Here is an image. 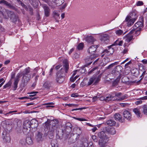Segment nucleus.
I'll return each instance as SVG.
<instances>
[{
	"mask_svg": "<svg viewBox=\"0 0 147 147\" xmlns=\"http://www.w3.org/2000/svg\"><path fill=\"white\" fill-rule=\"evenodd\" d=\"M58 123V121L57 120H55L51 121L50 125L49 130L51 131H54L57 129V126Z\"/></svg>",
	"mask_w": 147,
	"mask_h": 147,
	"instance_id": "nucleus-6",
	"label": "nucleus"
},
{
	"mask_svg": "<svg viewBox=\"0 0 147 147\" xmlns=\"http://www.w3.org/2000/svg\"><path fill=\"white\" fill-rule=\"evenodd\" d=\"M96 40V39L92 36H88L86 38V41L88 43L92 44Z\"/></svg>",
	"mask_w": 147,
	"mask_h": 147,
	"instance_id": "nucleus-21",
	"label": "nucleus"
},
{
	"mask_svg": "<svg viewBox=\"0 0 147 147\" xmlns=\"http://www.w3.org/2000/svg\"><path fill=\"white\" fill-rule=\"evenodd\" d=\"M119 40H117L114 42V44H112L111 45V46H113V45H118V43H119Z\"/></svg>",
	"mask_w": 147,
	"mask_h": 147,
	"instance_id": "nucleus-53",
	"label": "nucleus"
},
{
	"mask_svg": "<svg viewBox=\"0 0 147 147\" xmlns=\"http://www.w3.org/2000/svg\"><path fill=\"white\" fill-rule=\"evenodd\" d=\"M124 117L130 121L131 119L132 115L131 113L129 111H125L123 113Z\"/></svg>",
	"mask_w": 147,
	"mask_h": 147,
	"instance_id": "nucleus-14",
	"label": "nucleus"
},
{
	"mask_svg": "<svg viewBox=\"0 0 147 147\" xmlns=\"http://www.w3.org/2000/svg\"><path fill=\"white\" fill-rule=\"evenodd\" d=\"M84 46V43H80L78 46L77 48L78 50H82Z\"/></svg>",
	"mask_w": 147,
	"mask_h": 147,
	"instance_id": "nucleus-39",
	"label": "nucleus"
},
{
	"mask_svg": "<svg viewBox=\"0 0 147 147\" xmlns=\"http://www.w3.org/2000/svg\"><path fill=\"white\" fill-rule=\"evenodd\" d=\"M120 77H118L113 82L112 84L113 86H117L120 81Z\"/></svg>",
	"mask_w": 147,
	"mask_h": 147,
	"instance_id": "nucleus-30",
	"label": "nucleus"
},
{
	"mask_svg": "<svg viewBox=\"0 0 147 147\" xmlns=\"http://www.w3.org/2000/svg\"><path fill=\"white\" fill-rule=\"evenodd\" d=\"M0 4H2L3 5H6L9 8L13 9L14 8V7L10 3H9L7 1L4 0H1L0 1Z\"/></svg>",
	"mask_w": 147,
	"mask_h": 147,
	"instance_id": "nucleus-18",
	"label": "nucleus"
},
{
	"mask_svg": "<svg viewBox=\"0 0 147 147\" xmlns=\"http://www.w3.org/2000/svg\"><path fill=\"white\" fill-rule=\"evenodd\" d=\"M85 109V108L84 107H82V108H76V109H72V111H75V110H82V109Z\"/></svg>",
	"mask_w": 147,
	"mask_h": 147,
	"instance_id": "nucleus-58",
	"label": "nucleus"
},
{
	"mask_svg": "<svg viewBox=\"0 0 147 147\" xmlns=\"http://www.w3.org/2000/svg\"><path fill=\"white\" fill-rule=\"evenodd\" d=\"M106 130L111 135H114L115 134L116 132L115 128L113 127L107 128Z\"/></svg>",
	"mask_w": 147,
	"mask_h": 147,
	"instance_id": "nucleus-24",
	"label": "nucleus"
},
{
	"mask_svg": "<svg viewBox=\"0 0 147 147\" xmlns=\"http://www.w3.org/2000/svg\"><path fill=\"white\" fill-rule=\"evenodd\" d=\"M111 46L110 47H109L108 49H106L103 51L102 53H104V54L102 55V57H103L104 54L109 55L113 53L114 52V49L113 48H111Z\"/></svg>",
	"mask_w": 147,
	"mask_h": 147,
	"instance_id": "nucleus-13",
	"label": "nucleus"
},
{
	"mask_svg": "<svg viewBox=\"0 0 147 147\" xmlns=\"http://www.w3.org/2000/svg\"><path fill=\"white\" fill-rule=\"evenodd\" d=\"M109 38V36L107 34H103L100 36V39L101 41L102 42H105L106 41H108Z\"/></svg>",
	"mask_w": 147,
	"mask_h": 147,
	"instance_id": "nucleus-17",
	"label": "nucleus"
},
{
	"mask_svg": "<svg viewBox=\"0 0 147 147\" xmlns=\"http://www.w3.org/2000/svg\"><path fill=\"white\" fill-rule=\"evenodd\" d=\"M20 143L22 145H25L26 143V140L25 139L21 140H20Z\"/></svg>",
	"mask_w": 147,
	"mask_h": 147,
	"instance_id": "nucleus-48",
	"label": "nucleus"
},
{
	"mask_svg": "<svg viewBox=\"0 0 147 147\" xmlns=\"http://www.w3.org/2000/svg\"><path fill=\"white\" fill-rule=\"evenodd\" d=\"M56 136L57 138L61 139H62L63 135V131L60 129H57Z\"/></svg>",
	"mask_w": 147,
	"mask_h": 147,
	"instance_id": "nucleus-15",
	"label": "nucleus"
},
{
	"mask_svg": "<svg viewBox=\"0 0 147 147\" xmlns=\"http://www.w3.org/2000/svg\"><path fill=\"white\" fill-rule=\"evenodd\" d=\"M40 69V68L39 67H36L34 69L33 71L34 72L37 73L38 72V71Z\"/></svg>",
	"mask_w": 147,
	"mask_h": 147,
	"instance_id": "nucleus-59",
	"label": "nucleus"
},
{
	"mask_svg": "<svg viewBox=\"0 0 147 147\" xmlns=\"http://www.w3.org/2000/svg\"><path fill=\"white\" fill-rule=\"evenodd\" d=\"M26 143L29 145L32 144L33 143V142L31 138L30 137H28L26 139Z\"/></svg>",
	"mask_w": 147,
	"mask_h": 147,
	"instance_id": "nucleus-31",
	"label": "nucleus"
},
{
	"mask_svg": "<svg viewBox=\"0 0 147 147\" xmlns=\"http://www.w3.org/2000/svg\"><path fill=\"white\" fill-rule=\"evenodd\" d=\"M142 111L144 114L147 115V105H144L142 107Z\"/></svg>",
	"mask_w": 147,
	"mask_h": 147,
	"instance_id": "nucleus-34",
	"label": "nucleus"
},
{
	"mask_svg": "<svg viewBox=\"0 0 147 147\" xmlns=\"http://www.w3.org/2000/svg\"><path fill=\"white\" fill-rule=\"evenodd\" d=\"M123 69V68L121 66L117 65L114 68L112 72L113 73L117 72L119 73H120L122 71V70Z\"/></svg>",
	"mask_w": 147,
	"mask_h": 147,
	"instance_id": "nucleus-22",
	"label": "nucleus"
},
{
	"mask_svg": "<svg viewBox=\"0 0 147 147\" xmlns=\"http://www.w3.org/2000/svg\"><path fill=\"white\" fill-rule=\"evenodd\" d=\"M38 93V92L33 91L31 92H28V94H32V95H29V96L33 97L36 95V94H37Z\"/></svg>",
	"mask_w": 147,
	"mask_h": 147,
	"instance_id": "nucleus-41",
	"label": "nucleus"
},
{
	"mask_svg": "<svg viewBox=\"0 0 147 147\" xmlns=\"http://www.w3.org/2000/svg\"><path fill=\"white\" fill-rule=\"evenodd\" d=\"M133 111L138 118H140L142 117L140 109L138 108H134Z\"/></svg>",
	"mask_w": 147,
	"mask_h": 147,
	"instance_id": "nucleus-20",
	"label": "nucleus"
},
{
	"mask_svg": "<svg viewBox=\"0 0 147 147\" xmlns=\"http://www.w3.org/2000/svg\"><path fill=\"white\" fill-rule=\"evenodd\" d=\"M101 76L99 75L97 77L94 76L90 78L89 81L88 82V85L90 86L92 84L94 81V84H96L100 80L101 78Z\"/></svg>",
	"mask_w": 147,
	"mask_h": 147,
	"instance_id": "nucleus-8",
	"label": "nucleus"
},
{
	"mask_svg": "<svg viewBox=\"0 0 147 147\" xmlns=\"http://www.w3.org/2000/svg\"><path fill=\"white\" fill-rule=\"evenodd\" d=\"M15 74L14 73H12L11 74V79H13L15 78Z\"/></svg>",
	"mask_w": 147,
	"mask_h": 147,
	"instance_id": "nucleus-63",
	"label": "nucleus"
},
{
	"mask_svg": "<svg viewBox=\"0 0 147 147\" xmlns=\"http://www.w3.org/2000/svg\"><path fill=\"white\" fill-rule=\"evenodd\" d=\"M44 10L45 15L46 17L49 16L50 14V9L46 5H44L43 6Z\"/></svg>",
	"mask_w": 147,
	"mask_h": 147,
	"instance_id": "nucleus-19",
	"label": "nucleus"
},
{
	"mask_svg": "<svg viewBox=\"0 0 147 147\" xmlns=\"http://www.w3.org/2000/svg\"><path fill=\"white\" fill-rule=\"evenodd\" d=\"M122 95V93L121 92H115V96H116L118 97L119 98H120V96Z\"/></svg>",
	"mask_w": 147,
	"mask_h": 147,
	"instance_id": "nucleus-49",
	"label": "nucleus"
},
{
	"mask_svg": "<svg viewBox=\"0 0 147 147\" xmlns=\"http://www.w3.org/2000/svg\"><path fill=\"white\" fill-rule=\"evenodd\" d=\"M65 105H67L69 106L70 107H72L73 106H74L75 107H77L78 106V105H75L74 104H65Z\"/></svg>",
	"mask_w": 147,
	"mask_h": 147,
	"instance_id": "nucleus-54",
	"label": "nucleus"
},
{
	"mask_svg": "<svg viewBox=\"0 0 147 147\" xmlns=\"http://www.w3.org/2000/svg\"><path fill=\"white\" fill-rule=\"evenodd\" d=\"M78 95L76 93H73L71 95V96L72 97H78Z\"/></svg>",
	"mask_w": 147,
	"mask_h": 147,
	"instance_id": "nucleus-56",
	"label": "nucleus"
},
{
	"mask_svg": "<svg viewBox=\"0 0 147 147\" xmlns=\"http://www.w3.org/2000/svg\"><path fill=\"white\" fill-rule=\"evenodd\" d=\"M53 14L54 17L56 20V21H57V20L59 19L60 17L59 14H58L56 11H54L53 12Z\"/></svg>",
	"mask_w": 147,
	"mask_h": 147,
	"instance_id": "nucleus-32",
	"label": "nucleus"
},
{
	"mask_svg": "<svg viewBox=\"0 0 147 147\" xmlns=\"http://www.w3.org/2000/svg\"><path fill=\"white\" fill-rule=\"evenodd\" d=\"M51 147H58L57 141L56 139L52 140L51 142Z\"/></svg>",
	"mask_w": 147,
	"mask_h": 147,
	"instance_id": "nucleus-27",
	"label": "nucleus"
},
{
	"mask_svg": "<svg viewBox=\"0 0 147 147\" xmlns=\"http://www.w3.org/2000/svg\"><path fill=\"white\" fill-rule=\"evenodd\" d=\"M99 100L102 101H105L106 102V97L104 96L100 97L99 98Z\"/></svg>",
	"mask_w": 147,
	"mask_h": 147,
	"instance_id": "nucleus-55",
	"label": "nucleus"
},
{
	"mask_svg": "<svg viewBox=\"0 0 147 147\" xmlns=\"http://www.w3.org/2000/svg\"><path fill=\"white\" fill-rule=\"evenodd\" d=\"M36 139L38 142L42 140V134L40 132H38L36 134Z\"/></svg>",
	"mask_w": 147,
	"mask_h": 147,
	"instance_id": "nucleus-25",
	"label": "nucleus"
},
{
	"mask_svg": "<svg viewBox=\"0 0 147 147\" xmlns=\"http://www.w3.org/2000/svg\"><path fill=\"white\" fill-rule=\"evenodd\" d=\"M12 84L11 82V80L9 81L5 85L3 86V88L5 89L11 86Z\"/></svg>",
	"mask_w": 147,
	"mask_h": 147,
	"instance_id": "nucleus-37",
	"label": "nucleus"
},
{
	"mask_svg": "<svg viewBox=\"0 0 147 147\" xmlns=\"http://www.w3.org/2000/svg\"><path fill=\"white\" fill-rule=\"evenodd\" d=\"M92 138L94 141L95 142H97L98 141L96 136L95 135H93L92 136Z\"/></svg>",
	"mask_w": 147,
	"mask_h": 147,
	"instance_id": "nucleus-47",
	"label": "nucleus"
},
{
	"mask_svg": "<svg viewBox=\"0 0 147 147\" xmlns=\"http://www.w3.org/2000/svg\"><path fill=\"white\" fill-rule=\"evenodd\" d=\"M97 68V67H94L91 70H90L89 72H88V74H90L92 73Z\"/></svg>",
	"mask_w": 147,
	"mask_h": 147,
	"instance_id": "nucleus-51",
	"label": "nucleus"
},
{
	"mask_svg": "<svg viewBox=\"0 0 147 147\" xmlns=\"http://www.w3.org/2000/svg\"><path fill=\"white\" fill-rule=\"evenodd\" d=\"M116 100L115 96L112 95H109L108 96L106 97V102H108L112 100Z\"/></svg>",
	"mask_w": 147,
	"mask_h": 147,
	"instance_id": "nucleus-28",
	"label": "nucleus"
},
{
	"mask_svg": "<svg viewBox=\"0 0 147 147\" xmlns=\"http://www.w3.org/2000/svg\"><path fill=\"white\" fill-rule=\"evenodd\" d=\"M63 67L57 73L56 78L57 82L59 84L62 83L64 81L65 76L69 69V64L67 60L63 61Z\"/></svg>",
	"mask_w": 147,
	"mask_h": 147,
	"instance_id": "nucleus-2",
	"label": "nucleus"
},
{
	"mask_svg": "<svg viewBox=\"0 0 147 147\" xmlns=\"http://www.w3.org/2000/svg\"><path fill=\"white\" fill-rule=\"evenodd\" d=\"M115 32L118 36H120L123 34V31L121 30H119L116 31Z\"/></svg>",
	"mask_w": 147,
	"mask_h": 147,
	"instance_id": "nucleus-38",
	"label": "nucleus"
},
{
	"mask_svg": "<svg viewBox=\"0 0 147 147\" xmlns=\"http://www.w3.org/2000/svg\"><path fill=\"white\" fill-rule=\"evenodd\" d=\"M98 136L100 139V140H102V141L106 140L107 141V139L108 137L104 131H102L99 132L98 134Z\"/></svg>",
	"mask_w": 147,
	"mask_h": 147,
	"instance_id": "nucleus-12",
	"label": "nucleus"
},
{
	"mask_svg": "<svg viewBox=\"0 0 147 147\" xmlns=\"http://www.w3.org/2000/svg\"><path fill=\"white\" fill-rule=\"evenodd\" d=\"M146 96L142 97L140 98V99L142 100H147V91L146 92Z\"/></svg>",
	"mask_w": 147,
	"mask_h": 147,
	"instance_id": "nucleus-57",
	"label": "nucleus"
},
{
	"mask_svg": "<svg viewBox=\"0 0 147 147\" xmlns=\"http://www.w3.org/2000/svg\"><path fill=\"white\" fill-rule=\"evenodd\" d=\"M139 21L136 23L133 26L134 29H139L141 30V28L143 26L144 24V18L142 16L140 17L139 19Z\"/></svg>",
	"mask_w": 147,
	"mask_h": 147,
	"instance_id": "nucleus-5",
	"label": "nucleus"
},
{
	"mask_svg": "<svg viewBox=\"0 0 147 147\" xmlns=\"http://www.w3.org/2000/svg\"><path fill=\"white\" fill-rule=\"evenodd\" d=\"M134 30L132 29L129 32L126 36V39L125 40L126 42H129L134 39Z\"/></svg>",
	"mask_w": 147,
	"mask_h": 147,
	"instance_id": "nucleus-10",
	"label": "nucleus"
},
{
	"mask_svg": "<svg viewBox=\"0 0 147 147\" xmlns=\"http://www.w3.org/2000/svg\"><path fill=\"white\" fill-rule=\"evenodd\" d=\"M31 122L30 121L28 120H26L24 121L23 124V128L24 130H26L30 131V127H31Z\"/></svg>",
	"mask_w": 147,
	"mask_h": 147,
	"instance_id": "nucleus-11",
	"label": "nucleus"
},
{
	"mask_svg": "<svg viewBox=\"0 0 147 147\" xmlns=\"http://www.w3.org/2000/svg\"><path fill=\"white\" fill-rule=\"evenodd\" d=\"M107 142L106 140L102 141V140H100L98 143L99 147H108V146L105 144Z\"/></svg>",
	"mask_w": 147,
	"mask_h": 147,
	"instance_id": "nucleus-26",
	"label": "nucleus"
},
{
	"mask_svg": "<svg viewBox=\"0 0 147 147\" xmlns=\"http://www.w3.org/2000/svg\"><path fill=\"white\" fill-rule=\"evenodd\" d=\"M116 122L113 119H110L107 121V124L109 126H114L116 124Z\"/></svg>",
	"mask_w": 147,
	"mask_h": 147,
	"instance_id": "nucleus-29",
	"label": "nucleus"
},
{
	"mask_svg": "<svg viewBox=\"0 0 147 147\" xmlns=\"http://www.w3.org/2000/svg\"><path fill=\"white\" fill-rule=\"evenodd\" d=\"M113 63L110 65H109L107 67H106V69H110V68L113 67Z\"/></svg>",
	"mask_w": 147,
	"mask_h": 147,
	"instance_id": "nucleus-60",
	"label": "nucleus"
},
{
	"mask_svg": "<svg viewBox=\"0 0 147 147\" xmlns=\"http://www.w3.org/2000/svg\"><path fill=\"white\" fill-rule=\"evenodd\" d=\"M2 138L4 142L9 143L11 141V138L9 133L6 131H4L2 133Z\"/></svg>",
	"mask_w": 147,
	"mask_h": 147,
	"instance_id": "nucleus-7",
	"label": "nucleus"
},
{
	"mask_svg": "<svg viewBox=\"0 0 147 147\" xmlns=\"http://www.w3.org/2000/svg\"><path fill=\"white\" fill-rule=\"evenodd\" d=\"M26 98L28 99H30V100H32L34 99H36L38 97H28L26 96Z\"/></svg>",
	"mask_w": 147,
	"mask_h": 147,
	"instance_id": "nucleus-45",
	"label": "nucleus"
},
{
	"mask_svg": "<svg viewBox=\"0 0 147 147\" xmlns=\"http://www.w3.org/2000/svg\"><path fill=\"white\" fill-rule=\"evenodd\" d=\"M78 77V76H76L75 77H74V76H72L70 78V80L71 82H74Z\"/></svg>",
	"mask_w": 147,
	"mask_h": 147,
	"instance_id": "nucleus-43",
	"label": "nucleus"
},
{
	"mask_svg": "<svg viewBox=\"0 0 147 147\" xmlns=\"http://www.w3.org/2000/svg\"><path fill=\"white\" fill-rule=\"evenodd\" d=\"M142 102V101L141 100H138L136 101L135 102V104L136 105H138L140 104H141Z\"/></svg>",
	"mask_w": 147,
	"mask_h": 147,
	"instance_id": "nucleus-62",
	"label": "nucleus"
},
{
	"mask_svg": "<svg viewBox=\"0 0 147 147\" xmlns=\"http://www.w3.org/2000/svg\"><path fill=\"white\" fill-rule=\"evenodd\" d=\"M44 88H49L51 87V83L49 81H46L43 85Z\"/></svg>",
	"mask_w": 147,
	"mask_h": 147,
	"instance_id": "nucleus-33",
	"label": "nucleus"
},
{
	"mask_svg": "<svg viewBox=\"0 0 147 147\" xmlns=\"http://www.w3.org/2000/svg\"><path fill=\"white\" fill-rule=\"evenodd\" d=\"M45 104L47 105L46 106L47 108L49 107H54V106L52 105H54V103L52 102L46 103Z\"/></svg>",
	"mask_w": 147,
	"mask_h": 147,
	"instance_id": "nucleus-42",
	"label": "nucleus"
},
{
	"mask_svg": "<svg viewBox=\"0 0 147 147\" xmlns=\"http://www.w3.org/2000/svg\"><path fill=\"white\" fill-rule=\"evenodd\" d=\"M51 122L50 120L49 119H48L47 122L45 123L44 124V127L45 128H48L49 127H50V123Z\"/></svg>",
	"mask_w": 147,
	"mask_h": 147,
	"instance_id": "nucleus-35",
	"label": "nucleus"
},
{
	"mask_svg": "<svg viewBox=\"0 0 147 147\" xmlns=\"http://www.w3.org/2000/svg\"><path fill=\"white\" fill-rule=\"evenodd\" d=\"M28 9L30 14L31 15H33V9L31 7H28Z\"/></svg>",
	"mask_w": 147,
	"mask_h": 147,
	"instance_id": "nucleus-44",
	"label": "nucleus"
},
{
	"mask_svg": "<svg viewBox=\"0 0 147 147\" xmlns=\"http://www.w3.org/2000/svg\"><path fill=\"white\" fill-rule=\"evenodd\" d=\"M30 71V68L28 67L26 68L21 73H19L17 74L14 79L13 83L14 90H16L18 87V85L21 76H23L22 79L24 86L27 85L30 80V76L29 75Z\"/></svg>",
	"mask_w": 147,
	"mask_h": 147,
	"instance_id": "nucleus-1",
	"label": "nucleus"
},
{
	"mask_svg": "<svg viewBox=\"0 0 147 147\" xmlns=\"http://www.w3.org/2000/svg\"><path fill=\"white\" fill-rule=\"evenodd\" d=\"M133 30H134V32H135V34L136 35H138L140 33V31L141 30H139V29H133Z\"/></svg>",
	"mask_w": 147,
	"mask_h": 147,
	"instance_id": "nucleus-46",
	"label": "nucleus"
},
{
	"mask_svg": "<svg viewBox=\"0 0 147 147\" xmlns=\"http://www.w3.org/2000/svg\"><path fill=\"white\" fill-rule=\"evenodd\" d=\"M76 137L74 136L73 137L70 138L69 139V142L71 143H74L76 142Z\"/></svg>",
	"mask_w": 147,
	"mask_h": 147,
	"instance_id": "nucleus-36",
	"label": "nucleus"
},
{
	"mask_svg": "<svg viewBox=\"0 0 147 147\" xmlns=\"http://www.w3.org/2000/svg\"><path fill=\"white\" fill-rule=\"evenodd\" d=\"M98 97L97 96H95L93 97L92 98V102H94L96 101L98 99Z\"/></svg>",
	"mask_w": 147,
	"mask_h": 147,
	"instance_id": "nucleus-52",
	"label": "nucleus"
},
{
	"mask_svg": "<svg viewBox=\"0 0 147 147\" xmlns=\"http://www.w3.org/2000/svg\"><path fill=\"white\" fill-rule=\"evenodd\" d=\"M61 67V65H57L55 67V69L57 70H58L60 68V67Z\"/></svg>",
	"mask_w": 147,
	"mask_h": 147,
	"instance_id": "nucleus-64",
	"label": "nucleus"
},
{
	"mask_svg": "<svg viewBox=\"0 0 147 147\" xmlns=\"http://www.w3.org/2000/svg\"><path fill=\"white\" fill-rule=\"evenodd\" d=\"M6 14H6L4 15V16L5 18L8 19L10 18V20L12 22L14 23L17 22L18 18V15L16 14L13 12L11 11H7Z\"/></svg>",
	"mask_w": 147,
	"mask_h": 147,
	"instance_id": "nucleus-4",
	"label": "nucleus"
},
{
	"mask_svg": "<svg viewBox=\"0 0 147 147\" xmlns=\"http://www.w3.org/2000/svg\"><path fill=\"white\" fill-rule=\"evenodd\" d=\"M128 96L126 94H125L121 96V97H120L119 98L117 99V98H116V100H123L125 98H127Z\"/></svg>",
	"mask_w": 147,
	"mask_h": 147,
	"instance_id": "nucleus-40",
	"label": "nucleus"
},
{
	"mask_svg": "<svg viewBox=\"0 0 147 147\" xmlns=\"http://www.w3.org/2000/svg\"><path fill=\"white\" fill-rule=\"evenodd\" d=\"M143 5V3L142 1H139L137 3V6H140L142 5Z\"/></svg>",
	"mask_w": 147,
	"mask_h": 147,
	"instance_id": "nucleus-50",
	"label": "nucleus"
},
{
	"mask_svg": "<svg viewBox=\"0 0 147 147\" xmlns=\"http://www.w3.org/2000/svg\"><path fill=\"white\" fill-rule=\"evenodd\" d=\"M99 46L98 45H93L90 47L88 49V53L91 54L93 55H91L89 58L86 59H85V61L88 65H90L92 63V61H91L92 59L95 58L98 56V54L94 55L93 54Z\"/></svg>",
	"mask_w": 147,
	"mask_h": 147,
	"instance_id": "nucleus-3",
	"label": "nucleus"
},
{
	"mask_svg": "<svg viewBox=\"0 0 147 147\" xmlns=\"http://www.w3.org/2000/svg\"><path fill=\"white\" fill-rule=\"evenodd\" d=\"M31 127L32 128H36L38 126V122L36 119H34L32 120L31 121Z\"/></svg>",
	"mask_w": 147,
	"mask_h": 147,
	"instance_id": "nucleus-23",
	"label": "nucleus"
},
{
	"mask_svg": "<svg viewBox=\"0 0 147 147\" xmlns=\"http://www.w3.org/2000/svg\"><path fill=\"white\" fill-rule=\"evenodd\" d=\"M136 19L137 17L133 18L130 16H127L125 20L127 22V26H129L132 25Z\"/></svg>",
	"mask_w": 147,
	"mask_h": 147,
	"instance_id": "nucleus-9",
	"label": "nucleus"
},
{
	"mask_svg": "<svg viewBox=\"0 0 147 147\" xmlns=\"http://www.w3.org/2000/svg\"><path fill=\"white\" fill-rule=\"evenodd\" d=\"M114 117L116 120L121 122H124L125 121L124 119L122 118L121 115L118 113L115 114L114 115Z\"/></svg>",
	"mask_w": 147,
	"mask_h": 147,
	"instance_id": "nucleus-16",
	"label": "nucleus"
},
{
	"mask_svg": "<svg viewBox=\"0 0 147 147\" xmlns=\"http://www.w3.org/2000/svg\"><path fill=\"white\" fill-rule=\"evenodd\" d=\"M76 119L80 121H86V119L83 118H76Z\"/></svg>",
	"mask_w": 147,
	"mask_h": 147,
	"instance_id": "nucleus-61",
	"label": "nucleus"
}]
</instances>
